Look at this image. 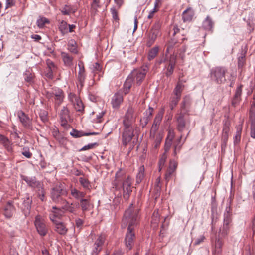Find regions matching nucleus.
<instances>
[{
  "mask_svg": "<svg viewBox=\"0 0 255 255\" xmlns=\"http://www.w3.org/2000/svg\"><path fill=\"white\" fill-rule=\"evenodd\" d=\"M46 97L49 100L54 101L56 106H59L63 101L64 94L59 88H54L51 92H47Z\"/></svg>",
  "mask_w": 255,
  "mask_h": 255,
  "instance_id": "20e7f679",
  "label": "nucleus"
},
{
  "mask_svg": "<svg viewBox=\"0 0 255 255\" xmlns=\"http://www.w3.org/2000/svg\"><path fill=\"white\" fill-rule=\"evenodd\" d=\"M61 11L63 15H68L71 12H74V11H73L71 7L69 5H65L64 7H63Z\"/></svg>",
  "mask_w": 255,
  "mask_h": 255,
  "instance_id": "37998d69",
  "label": "nucleus"
},
{
  "mask_svg": "<svg viewBox=\"0 0 255 255\" xmlns=\"http://www.w3.org/2000/svg\"><path fill=\"white\" fill-rule=\"evenodd\" d=\"M22 154L28 158H30L32 156V153L29 150V149H24Z\"/></svg>",
  "mask_w": 255,
  "mask_h": 255,
  "instance_id": "69168bd1",
  "label": "nucleus"
},
{
  "mask_svg": "<svg viewBox=\"0 0 255 255\" xmlns=\"http://www.w3.org/2000/svg\"><path fill=\"white\" fill-rule=\"evenodd\" d=\"M54 226L55 231L59 234L64 235L67 233L68 229L63 223L59 221L56 222Z\"/></svg>",
  "mask_w": 255,
  "mask_h": 255,
  "instance_id": "aec40b11",
  "label": "nucleus"
},
{
  "mask_svg": "<svg viewBox=\"0 0 255 255\" xmlns=\"http://www.w3.org/2000/svg\"><path fill=\"white\" fill-rule=\"evenodd\" d=\"M163 114L161 113H159L156 115L150 132V135H151V137H153L154 135L158 134L156 133V131L158 129Z\"/></svg>",
  "mask_w": 255,
  "mask_h": 255,
  "instance_id": "dca6fc26",
  "label": "nucleus"
},
{
  "mask_svg": "<svg viewBox=\"0 0 255 255\" xmlns=\"http://www.w3.org/2000/svg\"><path fill=\"white\" fill-rule=\"evenodd\" d=\"M160 219V215L158 210H155L152 216V222L155 224H157Z\"/></svg>",
  "mask_w": 255,
  "mask_h": 255,
  "instance_id": "a18cd8bd",
  "label": "nucleus"
},
{
  "mask_svg": "<svg viewBox=\"0 0 255 255\" xmlns=\"http://www.w3.org/2000/svg\"><path fill=\"white\" fill-rule=\"evenodd\" d=\"M51 212H52L55 215L57 216L58 218H60L63 213L60 209L57 208L56 206L52 207Z\"/></svg>",
  "mask_w": 255,
  "mask_h": 255,
  "instance_id": "de8ad7c7",
  "label": "nucleus"
},
{
  "mask_svg": "<svg viewBox=\"0 0 255 255\" xmlns=\"http://www.w3.org/2000/svg\"><path fill=\"white\" fill-rule=\"evenodd\" d=\"M79 181L81 185L85 190H90L91 189V184L90 181L85 177H80Z\"/></svg>",
  "mask_w": 255,
  "mask_h": 255,
  "instance_id": "2f4dec72",
  "label": "nucleus"
},
{
  "mask_svg": "<svg viewBox=\"0 0 255 255\" xmlns=\"http://www.w3.org/2000/svg\"><path fill=\"white\" fill-rule=\"evenodd\" d=\"M68 209L67 211L71 213H75L76 212V208L74 207L73 203H70V205H68Z\"/></svg>",
  "mask_w": 255,
  "mask_h": 255,
  "instance_id": "774afa93",
  "label": "nucleus"
},
{
  "mask_svg": "<svg viewBox=\"0 0 255 255\" xmlns=\"http://www.w3.org/2000/svg\"><path fill=\"white\" fill-rule=\"evenodd\" d=\"M15 210V207L13 206V202L8 201L4 208V215L7 218H10Z\"/></svg>",
  "mask_w": 255,
  "mask_h": 255,
  "instance_id": "4be33fe9",
  "label": "nucleus"
},
{
  "mask_svg": "<svg viewBox=\"0 0 255 255\" xmlns=\"http://www.w3.org/2000/svg\"><path fill=\"white\" fill-rule=\"evenodd\" d=\"M97 143H90L88 145L84 146L80 150V151H85L87 150H89L90 149L94 148L96 145H97Z\"/></svg>",
  "mask_w": 255,
  "mask_h": 255,
  "instance_id": "5fc2aeb1",
  "label": "nucleus"
},
{
  "mask_svg": "<svg viewBox=\"0 0 255 255\" xmlns=\"http://www.w3.org/2000/svg\"><path fill=\"white\" fill-rule=\"evenodd\" d=\"M70 134L74 138H80L86 136V132L73 129L70 132Z\"/></svg>",
  "mask_w": 255,
  "mask_h": 255,
  "instance_id": "58836bf2",
  "label": "nucleus"
},
{
  "mask_svg": "<svg viewBox=\"0 0 255 255\" xmlns=\"http://www.w3.org/2000/svg\"><path fill=\"white\" fill-rule=\"evenodd\" d=\"M139 209H135L133 204L130 205L129 208L125 211L122 220V226L125 228L128 225V231L125 239L127 248L130 250L132 249L135 239L134 228L137 225L138 219Z\"/></svg>",
  "mask_w": 255,
  "mask_h": 255,
  "instance_id": "f257e3e1",
  "label": "nucleus"
},
{
  "mask_svg": "<svg viewBox=\"0 0 255 255\" xmlns=\"http://www.w3.org/2000/svg\"><path fill=\"white\" fill-rule=\"evenodd\" d=\"M5 148L7 149L8 152H11L12 150V148L11 146V144L10 141L6 138L2 143H1Z\"/></svg>",
  "mask_w": 255,
  "mask_h": 255,
  "instance_id": "3c124183",
  "label": "nucleus"
},
{
  "mask_svg": "<svg viewBox=\"0 0 255 255\" xmlns=\"http://www.w3.org/2000/svg\"><path fill=\"white\" fill-rule=\"evenodd\" d=\"M59 117L61 125L65 128H69L68 121L70 120L69 112L66 107H63L59 112Z\"/></svg>",
  "mask_w": 255,
  "mask_h": 255,
  "instance_id": "f8f14e48",
  "label": "nucleus"
},
{
  "mask_svg": "<svg viewBox=\"0 0 255 255\" xmlns=\"http://www.w3.org/2000/svg\"><path fill=\"white\" fill-rule=\"evenodd\" d=\"M251 121L250 135L253 138H255V115L254 114H251L250 115Z\"/></svg>",
  "mask_w": 255,
  "mask_h": 255,
  "instance_id": "c85d7f7f",
  "label": "nucleus"
},
{
  "mask_svg": "<svg viewBox=\"0 0 255 255\" xmlns=\"http://www.w3.org/2000/svg\"><path fill=\"white\" fill-rule=\"evenodd\" d=\"M175 137V132L173 129H169L166 140L172 141Z\"/></svg>",
  "mask_w": 255,
  "mask_h": 255,
  "instance_id": "4d7b16f0",
  "label": "nucleus"
},
{
  "mask_svg": "<svg viewBox=\"0 0 255 255\" xmlns=\"http://www.w3.org/2000/svg\"><path fill=\"white\" fill-rule=\"evenodd\" d=\"M215 251L217 254L221 252V249L222 247V243L219 239L216 240L215 244Z\"/></svg>",
  "mask_w": 255,
  "mask_h": 255,
  "instance_id": "09e8293b",
  "label": "nucleus"
},
{
  "mask_svg": "<svg viewBox=\"0 0 255 255\" xmlns=\"http://www.w3.org/2000/svg\"><path fill=\"white\" fill-rule=\"evenodd\" d=\"M85 73H79L78 72V80L79 84H78V86H79V85H80L81 87H83V86L84 85V81H85Z\"/></svg>",
  "mask_w": 255,
  "mask_h": 255,
  "instance_id": "c03bdc74",
  "label": "nucleus"
},
{
  "mask_svg": "<svg viewBox=\"0 0 255 255\" xmlns=\"http://www.w3.org/2000/svg\"><path fill=\"white\" fill-rule=\"evenodd\" d=\"M176 62V56L174 55H171L169 57L166 56L164 60H161L159 63H164L165 68L167 69L165 75L167 77L171 75L174 71V69Z\"/></svg>",
  "mask_w": 255,
  "mask_h": 255,
  "instance_id": "423d86ee",
  "label": "nucleus"
},
{
  "mask_svg": "<svg viewBox=\"0 0 255 255\" xmlns=\"http://www.w3.org/2000/svg\"><path fill=\"white\" fill-rule=\"evenodd\" d=\"M135 121L134 116V110L129 107L123 119V128H134L133 124Z\"/></svg>",
  "mask_w": 255,
  "mask_h": 255,
  "instance_id": "6e6552de",
  "label": "nucleus"
},
{
  "mask_svg": "<svg viewBox=\"0 0 255 255\" xmlns=\"http://www.w3.org/2000/svg\"><path fill=\"white\" fill-rule=\"evenodd\" d=\"M230 207H227L226 212L224 213V223L223 225L230 226V224L231 223L232 219L231 214L230 213Z\"/></svg>",
  "mask_w": 255,
  "mask_h": 255,
  "instance_id": "7c9ffc66",
  "label": "nucleus"
},
{
  "mask_svg": "<svg viewBox=\"0 0 255 255\" xmlns=\"http://www.w3.org/2000/svg\"><path fill=\"white\" fill-rule=\"evenodd\" d=\"M242 93V86H239L237 88L235 95L234 97L240 98Z\"/></svg>",
  "mask_w": 255,
  "mask_h": 255,
  "instance_id": "e2e57ef3",
  "label": "nucleus"
},
{
  "mask_svg": "<svg viewBox=\"0 0 255 255\" xmlns=\"http://www.w3.org/2000/svg\"><path fill=\"white\" fill-rule=\"evenodd\" d=\"M230 122L229 120H226L224 121L223 133H229L230 131Z\"/></svg>",
  "mask_w": 255,
  "mask_h": 255,
  "instance_id": "8fccbe9b",
  "label": "nucleus"
},
{
  "mask_svg": "<svg viewBox=\"0 0 255 255\" xmlns=\"http://www.w3.org/2000/svg\"><path fill=\"white\" fill-rule=\"evenodd\" d=\"M68 50L72 53L76 54L78 52L76 42L74 40H70L68 44Z\"/></svg>",
  "mask_w": 255,
  "mask_h": 255,
  "instance_id": "f704fd0d",
  "label": "nucleus"
},
{
  "mask_svg": "<svg viewBox=\"0 0 255 255\" xmlns=\"http://www.w3.org/2000/svg\"><path fill=\"white\" fill-rule=\"evenodd\" d=\"M167 155L166 153H164L161 157L159 161V171H160L162 169V168L164 166V164L165 163L166 160L167 159Z\"/></svg>",
  "mask_w": 255,
  "mask_h": 255,
  "instance_id": "49530a36",
  "label": "nucleus"
},
{
  "mask_svg": "<svg viewBox=\"0 0 255 255\" xmlns=\"http://www.w3.org/2000/svg\"><path fill=\"white\" fill-rule=\"evenodd\" d=\"M134 136V128H123L122 132V143L126 146L132 139Z\"/></svg>",
  "mask_w": 255,
  "mask_h": 255,
  "instance_id": "1a4fd4ad",
  "label": "nucleus"
},
{
  "mask_svg": "<svg viewBox=\"0 0 255 255\" xmlns=\"http://www.w3.org/2000/svg\"><path fill=\"white\" fill-rule=\"evenodd\" d=\"M174 171H175V168H172L171 166L170 165L165 174V179L166 180H168L170 178V176L174 173Z\"/></svg>",
  "mask_w": 255,
  "mask_h": 255,
  "instance_id": "6e6d98bb",
  "label": "nucleus"
},
{
  "mask_svg": "<svg viewBox=\"0 0 255 255\" xmlns=\"http://www.w3.org/2000/svg\"><path fill=\"white\" fill-rule=\"evenodd\" d=\"M81 210L83 213L90 210L91 203L90 201L88 199H81L79 203Z\"/></svg>",
  "mask_w": 255,
  "mask_h": 255,
  "instance_id": "a878e982",
  "label": "nucleus"
},
{
  "mask_svg": "<svg viewBox=\"0 0 255 255\" xmlns=\"http://www.w3.org/2000/svg\"><path fill=\"white\" fill-rule=\"evenodd\" d=\"M159 51V48L155 46L152 48L149 52L148 55V59L149 60L153 59L157 55Z\"/></svg>",
  "mask_w": 255,
  "mask_h": 255,
  "instance_id": "e433bc0d",
  "label": "nucleus"
},
{
  "mask_svg": "<svg viewBox=\"0 0 255 255\" xmlns=\"http://www.w3.org/2000/svg\"><path fill=\"white\" fill-rule=\"evenodd\" d=\"M125 171L120 168L115 174V179L114 181L113 185L116 189L121 187L122 183L127 178Z\"/></svg>",
  "mask_w": 255,
  "mask_h": 255,
  "instance_id": "2eb2a0df",
  "label": "nucleus"
},
{
  "mask_svg": "<svg viewBox=\"0 0 255 255\" xmlns=\"http://www.w3.org/2000/svg\"><path fill=\"white\" fill-rule=\"evenodd\" d=\"M194 15V11L191 7H188L182 13V19L184 22H189L192 21Z\"/></svg>",
  "mask_w": 255,
  "mask_h": 255,
  "instance_id": "f3484780",
  "label": "nucleus"
},
{
  "mask_svg": "<svg viewBox=\"0 0 255 255\" xmlns=\"http://www.w3.org/2000/svg\"><path fill=\"white\" fill-rule=\"evenodd\" d=\"M70 193L74 199L79 200V201L81 199H83L86 195L85 192L80 191L76 188H73L72 187L70 188Z\"/></svg>",
  "mask_w": 255,
  "mask_h": 255,
  "instance_id": "5701e85b",
  "label": "nucleus"
},
{
  "mask_svg": "<svg viewBox=\"0 0 255 255\" xmlns=\"http://www.w3.org/2000/svg\"><path fill=\"white\" fill-rule=\"evenodd\" d=\"M37 233L41 237L45 236L48 231V228L44 218L40 215L35 216L34 222Z\"/></svg>",
  "mask_w": 255,
  "mask_h": 255,
  "instance_id": "39448f33",
  "label": "nucleus"
},
{
  "mask_svg": "<svg viewBox=\"0 0 255 255\" xmlns=\"http://www.w3.org/2000/svg\"><path fill=\"white\" fill-rule=\"evenodd\" d=\"M230 228V226L223 225V229H222V230L221 232V234L223 236L228 235V234L229 233Z\"/></svg>",
  "mask_w": 255,
  "mask_h": 255,
  "instance_id": "13d9d810",
  "label": "nucleus"
},
{
  "mask_svg": "<svg viewBox=\"0 0 255 255\" xmlns=\"http://www.w3.org/2000/svg\"><path fill=\"white\" fill-rule=\"evenodd\" d=\"M160 27L159 23H155L151 29L146 42V45L148 47H151L155 42L157 37L161 35Z\"/></svg>",
  "mask_w": 255,
  "mask_h": 255,
  "instance_id": "0eeeda50",
  "label": "nucleus"
},
{
  "mask_svg": "<svg viewBox=\"0 0 255 255\" xmlns=\"http://www.w3.org/2000/svg\"><path fill=\"white\" fill-rule=\"evenodd\" d=\"M149 139L152 142V148L153 149H157L162 139V136L160 134L154 135L153 137H151L150 135Z\"/></svg>",
  "mask_w": 255,
  "mask_h": 255,
  "instance_id": "412c9836",
  "label": "nucleus"
},
{
  "mask_svg": "<svg viewBox=\"0 0 255 255\" xmlns=\"http://www.w3.org/2000/svg\"><path fill=\"white\" fill-rule=\"evenodd\" d=\"M183 88L184 85L180 81H179L173 90V95L181 98V93L183 90Z\"/></svg>",
  "mask_w": 255,
  "mask_h": 255,
  "instance_id": "c756f323",
  "label": "nucleus"
},
{
  "mask_svg": "<svg viewBox=\"0 0 255 255\" xmlns=\"http://www.w3.org/2000/svg\"><path fill=\"white\" fill-rule=\"evenodd\" d=\"M60 202H62L63 203V205L62 206V208L67 211V209H68V205H70V203L68 202L66 200L63 199Z\"/></svg>",
  "mask_w": 255,
  "mask_h": 255,
  "instance_id": "338daca9",
  "label": "nucleus"
},
{
  "mask_svg": "<svg viewBox=\"0 0 255 255\" xmlns=\"http://www.w3.org/2000/svg\"><path fill=\"white\" fill-rule=\"evenodd\" d=\"M32 203V200L29 198V196H26V199L23 201V204L24 206L23 210L27 213L29 212L31 209V204Z\"/></svg>",
  "mask_w": 255,
  "mask_h": 255,
  "instance_id": "72a5a7b5",
  "label": "nucleus"
},
{
  "mask_svg": "<svg viewBox=\"0 0 255 255\" xmlns=\"http://www.w3.org/2000/svg\"><path fill=\"white\" fill-rule=\"evenodd\" d=\"M147 70L145 68L134 70L129 76H131L133 77V80H135L137 85H140L142 80L145 78Z\"/></svg>",
  "mask_w": 255,
  "mask_h": 255,
  "instance_id": "4468645a",
  "label": "nucleus"
},
{
  "mask_svg": "<svg viewBox=\"0 0 255 255\" xmlns=\"http://www.w3.org/2000/svg\"><path fill=\"white\" fill-rule=\"evenodd\" d=\"M67 192L64 186L60 183L53 187L51 190V198L53 201L58 203L63 200L62 196L66 195Z\"/></svg>",
  "mask_w": 255,
  "mask_h": 255,
  "instance_id": "7ed1b4c3",
  "label": "nucleus"
},
{
  "mask_svg": "<svg viewBox=\"0 0 255 255\" xmlns=\"http://www.w3.org/2000/svg\"><path fill=\"white\" fill-rule=\"evenodd\" d=\"M110 11L111 12L112 17L115 21H118L119 20V17H118V12L116 10L115 7H112L110 9Z\"/></svg>",
  "mask_w": 255,
  "mask_h": 255,
  "instance_id": "864d4df0",
  "label": "nucleus"
},
{
  "mask_svg": "<svg viewBox=\"0 0 255 255\" xmlns=\"http://www.w3.org/2000/svg\"><path fill=\"white\" fill-rule=\"evenodd\" d=\"M59 29L63 34L68 32V24L66 22L62 20L59 26Z\"/></svg>",
  "mask_w": 255,
  "mask_h": 255,
  "instance_id": "ea45409f",
  "label": "nucleus"
},
{
  "mask_svg": "<svg viewBox=\"0 0 255 255\" xmlns=\"http://www.w3.org/2000/svg\"><path fill=\"white\" fill-rule=\"evenodd\" d=\"M131 179L129 176H128L127 178L122 183L123 188V196L125 199H127L129 198V195L132 192L131 187Z\"/></svg>",
  "mask_w": 255,
  "mask_h": 255,
  "instance_id": "ddd939ff",
  "label": "nucleus"
},
{
  "mask_svg": "<svg viewBox=\"0 0 255 255\" xmlns=\"http://www.w3.org/2000/svg\"><path fill=\"white\" fill-rule=\"evenodd\" d=\"M49 218L50 220L53 223L54 225L55 224L56 222H58L59 221L58 220L60 218L55 215L52 212L50 213Z\"/></svg>",
  "mask_w": 255,
  "mask_h": 255,
  "instance_id": "bf43d9fd",
  "label": "nucleus"
},
{
  "mask_svg": "<svg viewBox=\"0 0 255 255\" xmlns=\"http://www.w3.org/2000/svg\"><path fill=\"white\" fill-rule=\"evenodd\" d=\"M227 69L224 67H216L210 71V77L212 81L217 84H223L226 81L225 75Z\"/></svg>",
  "mask_w": 255,
  "mask_h": 255,
  "instance_id": "f03ea898",
  "label": "nucleus"
},
{
  "mask_svg": "<svg viewBox=\"0 0 255 255\" xmlns=\"http://www.w3.org/2000/svg\"><path fill=\"white\" fill-rule=\"evenodd\" d=\"M133 81V77H131V76L129 75L126 79L123 86V92L125 95L128 93Z\"/></svg>",
  "mask_w": 255,
  "mask_h": 255,
  "instance_id": "393cba45",
  "label": "nucleus"
},
{
  "mask_svg": "<svg viewBox=\"0 0 255 255\" xmlns=\"http://www.w3.org/2000/svg\"><path fill=\"white\" fill-rule=\"evenodd\" d=\"M99 3L100 0H93L92 4V8L96 10L97 8L100 7Z\"/></svg>",
  "mask_w": 255,
  "mask_h": 255,
  "instance_id": "0e129e2a",
  "label": "nucleus"
},
{
  "mask_svg": "<svg viewBox=\"0 0 255 255\" xmlns=\"http://www.w3.org/2000/svg\"><path fill=\"white\" fill-rule=\"evenodd\" d=\"M17 116L22 126L26 129L32 130V119L26 115L23 111L19 110L17 112Z\"/></svg>",
  "mask_w": 255,
  "mask_h": 255,
  "instance_id": "9d476101",
  "label": "nucleus"
},
{
  "mask_svg": "<svg viewBox=\"0 0 255 255\" xmlns=\"http://www.w3.org/2000/svg\"><path fill=\"white\" fill-rule=\"evenodd\" d=\"M49 23V21L45 17H41L37 19L36 23L39 28H43L45 24Z\"/></svg>",
  "mask_w": 255,
  "mask_h": 255,
  "instance_id": "79ce46f5",
  "label": "nucleus"
},
{
  "mask_svg": "<svg viewBox=\"0 0 255 255\" xmlns=\"http://www.w3.org/2000/svg\"><path fill=\"white\" fill-rule=\"evenodd\" d=\"M68 100L73 104L79 98L76 96V95L73 93H70L68 96Z\"/></svg>",
  "mask_w": 255,
  "mask_h": 255,
  "instance_id": "603ef678",
  "label": "nucleus"
},
{
  "mask_svg": "<svg viewBox=\"0 0 255 255\" xmlns=\"http://www.w3.org/2000/svg\"><path fill=\"white\" fill-rule=\"evenodd\" d=\"M214 26V22L211 17L208 15L202 23V27L207 30H211Z\"/></svg>",
  "mask_w": 255,
  "mask_h": 255,
  "instance_id": "bb28decb",
  "label": "nucleus"
},
{
  "mask_svg": "<svg viewBox=\"0 0 255 255\" xmlns=\"http://www.w3.org/2000/svg\"><path fill=\"white\" fill-rule=\"evenodd\" d=\"M33 74L30 69L26 70L24 73L25 81L30 84L33 82Z\"/></svg>",
  "mask_w": 255,
  "mask_h": 255,
  "instance_id": "473e14b6",
  "label": "nucleus"
},
{
  "mask_svg": "<svg viewBox=\"0 0 255 255\" xmlns=\"http://www.w3.org/2000/svg\"><path fill=\"white\" fill-rule=\"evenodd\" d=\"M243 124L241 123L240 124L237 125L236 127V132L235 135L234 137V144H238L240 141L241 132L242 130Z\"/></svg>",
  "mask_w": 255,
  "mask_h": 255,
  "instance_id": "cd10ccee",
  "label": "nucleus"
},
{
  "mask_svg": "<svg viewBox=\"0 0 255 255\" xmlns=\"http://www.w3.org/2000/svg\"><path fill=\"white\" fill-rule=\"evenodd\" d=\"M176 122L177 130L180 132H183L186 127V122L183 114L180 113L177 117Z\"/></svg>",
  "mask_w": 255,
  "mask_h": 255,
  "instance_id": "a211bd4d",
  "label": "nucleus"
},
{
  "mask_svg": "<svg viewBox=\"0 0 255 255\" xmlns=\"http://www.w3.org/2000/svg\"><path fill=\"white\" fill-rule=\"evenodd\" d=\"M180 98H178L177 96L172 95L170 98V101L169 103V107L171 110H172L177 105L179 101Z\"/></svg>",
  "mask_w": 255,
  "mask_h": 255,
  "instance_id": "4c0bfd02",
  "label": "nucleus"
},
{
  "mask_svg": "<svg viewBox=\"0 0 255 255\" xmlns=\"http://www.w3.org/2000/svg\"><path fill=\"white\" fill-rule=\"evenodd\" d=\"M75 109L78 112H83L84 111V107L82 101L79 99L73 104Z\"/></svg>",
  "mask_w": 255,
  "mask_h": 255,
  "instance_id": "a19ab883",
  "label": "nucleus"
},
{
  "mask_svg": "<svg viewBox=\"0 0 255 255\" xmlns=\"http://www.w3.org/2000/svg\"><path fill=\"white\" fill-rule=\"evenodd\" d=\"M123 101V95L117 92L114 94L112 99V104L114 108H118Z\"/></svg>",
  "mask_w": 255,
  "mask_h": 255,
  "instance_id": "6ab92c4d",
  "label": "nucleus"
},
{
  "mask_svg": "<svg viewBox=\"0 0 255 255\" xmlns=\"http://www.w3.org/2000/svg\"><path fill=\"white\" fill-rule=\"evenodd\" d=\"M172 143V141H169V140L166 139L165 146H164V150H165L164 153H166L167 152H168V151L169 150V149L171 146Z\"/></svg>",
  "mask_w": 255,
  "mask_h": 255,
  "instance_id": "680f3d73",
  "label": "nucleus"
},
{
  "mask_svg": "<svg viewBox=\"0 0 255 255\" xmlns=\"http://www.w3.org/2000/svg\"><path fill=\"white\" fill-rule=\"evenodd\" d=\"M144 167L143 166H140L138 169V173L136 175V183H140L144 177Z\"/></svg>",
  "mask_w": 255,
  "mask_h": 255,
  "instance_id": "c9c22d12",
  "label": "nucleus"
},
{
  "mask_svg": "<svg viewBox=\"0 0 255 255\" xmlns=\"http://www.w3.org/2000/svg\"><path fill=\"white\" fill-rule=\"evenodd\" d=\"M61 55L65 66L70 67L73 65V58L72 56L65 52H62Z\"/></svg>",
  "mask_w": 255,
  "mask_h": 255,
  "instance_id": "b1692460",
  "label": "nucleus"
},
{
  "mask_svg": "<svg viewBox=\"0 0 255 255\" xmlns=\"http://www.w3.org/2000/svg\"><path fill=\"white\" fill-rule=\"evenodd\" d=\"M46 64L49 69V70L53 71L55 69V64L51 60L48 59L46 61Z\"/></svg>",
  "mask_w": 255,
  "mask_h": 255,
  "instance_id": "052dcab7",
  "label": "nucleus"
},
{
  "mask_svg": "<svg viewBox=\"0 0 255 255\" xmlns=\"http://www.w3.org/2000/svg\"><path fill=\"white\" fill-rule=\"evenodd\" d=\"M106 237L104 235H99L93 246L92 255H97L102 250L103 246L105 241Z\"/></svg>",
  "mask_w": 255,
  "mask_h": 255,
  "instance_id": "9b49d317",
  "label": "nucleus"
}]
</instances>
